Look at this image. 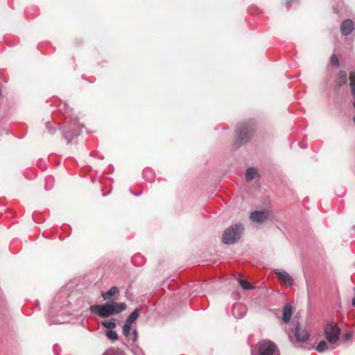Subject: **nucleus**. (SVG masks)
I'll list each match as a JSON object with an SVG mask.
<instances>
[{
    "label": "nucleus",
    "mask_w": 355,
    "mask_h": 355,
    "mask_svg": "<svg viewBox=\"0 0 355 355\" xmlns=\"http://www.w3.org/2000/svg\"><path fill=\"white\" fill-rule=\"evenodd\" d=\"M256 131V123L254 120L250 119L241 123L237 127L236 136L234 140L235 148L248 142L254 136Z\"/></svg>",
    "instance_id": "1"
},
{
    "label": "nucleus",
    "mask_w": 355,
    "mask_h": 355,
    "mask_svg": "<svg viewBox=\"0 0 355 355\" xmlns=\"http://www.w3.org/2000/svg\"><path fill=\"white\" fill-rule=\"evenodd\" d=\"M126 309L123 302H111L103 304H96L90 306L92 313L99 315L101 318H107L110 315L118 314Z\"/></svg>",
    "instance_id": "2"
},
{
    "label": "nucleus",
    "mask_w": 355,
    "mask_h": 355,
    "mask_svg": "<svg viewBox=\"0 0 355 355\" xmlns=\"http://www.w3.org/2000/svg\"><path fill=\"white\" fill-rule=\"evenodd\" d=\"M243 227L242 225H234L224 232L222 241L225 244L230 245L237 242L241 238Z\"/></svg>",
    "instance_id": "3"
},
{
    "label": "nucleus",
    "mask_w": 355,
    "mask_h": 355,
    "mask_svg": "<svg viewBox=\"0 0 355 355\" xmlns=\"http://www.w3.org/2000/svg\"><path fill=\"white\" fill-rule=\"evenodd\" d=\"M324 334L327 342L331 345H334L340 338V329L336 322L330 321L326 324Z\"/></svg>",
    "instance_id": "4"
},
{
    "label": "nucleus",
    "mask_w": 355,
    "mask_h": 355,
    "mask_svg": "<svg viewBox=\"0 0 355 355\" xmlns=\"http://www.w3.org/2000/svg\"><path fill=\"white\" fill-rule=\"evenodd\" d=\"M275 349L276 345L269 340H263L258 344L259 355H273Z\"/></svg>",
    "instance_id": "5"
},
{
    "label": "nucleus",
    "mask_w": 355,
    "mask_h": 355,
    "mask_svg": "<svg viewBox=\"0 0 355 355\" xmlns=\"http://www.w3.org/2000/svg\"><path fill=\"white\" fill-rule=\"evenodd\" d=\"M270 216V212L268 210L255 211L251 213L250 219L257 223H263Z\"/></svg>",
    "instance_id": "6"
},
{
    "label": "nucleus",
    "mask_w": 355,
    "mask_h": 355,
    "mask_svg": "<svg viewBox=\"0 0 355 355\" xmlns=\"http://www.w3.org/2000/svg\"><path fill=\"white\" fill-rule=\"evenodd\" d=\"M294 335L297 342L305 343L309 338L308 331L301 329L298 325L294 329Z\"/></svg>",
    "instance_id": "7"
},
{
    "label": "nucleus",
    "mask_w": 355,
    "mask_h": 355,
    "mask_svg": "<svg viewBox=\"0 0 355 355\" xmlns=\"http://www.w3.org/2000/svg\"><path fill=\"white\" fill-rule=\"evenodd\" d=\"M354 23L351 19L344 20L340 25V31L343 35H348L354 29Z\"/></svg>",
    "instance_id": "8"
},
{
    "label": "nucleus",
    "mask_w": 355,
    "mask_h": 355,
    "mask_svg": "<svg viewBox=\"0 0 355 355\" xmlns=\"http://www.w3.org/2000/svg\"><path fill=\"white\" fill-rule=\"evenodd\" d=\"M275 273L278 276L279 279L286 285L291 286L293 284V279L291 276L285 271H280L279 270H276Z\"/></svg>",
    "instance_id": "9"
},
{
    "label": "nucleus",
    "mask_w": 355,
    "mask_h": 355,
    "mask_svg": "<svg viewBox=\"0 0 355 355\" xmlns=\"http://www.w3.org/2000/svg\"><path fill=\"white\" fill-rule=\"evenodd\" d=\"M293 315L292 307L289 304H286L283 309L282 320L284 322L288 323L291 319Z\"/></svg>",
    "instance_id": "10"
},
{
    "label": "nucleus",
    "mask_w": 355,
    "mask_h": 355,
    "mask_svg": "<svg viewBox=\"0 0 355 355\" xmlns=\"http://www.w3.org/2000/svg\"><path fill=\"white\" fill-rule=\"evenodd\" d=\"M349 79L352 95L354 98H355V71H351L349 73ZM353 106L355 107V103H353Z\"/></svg>",
    "instance_id": "11"
},
{
    "label": "nucleus",
    "mask_w": 355,
    "mask_h": 355,
    "mask_svg": "<svg viewBox=\"0 0 355 355\" xmlns=\"http://www.w3.org/2000/svg\"><path fill=\"white\" fill-rule=\"evenodd\" d=\"M119 293V289L116 286L112 287L106 293H102L101 296L103 297L104 300H108L111 297Z\"/></svg>",
    "instance_id": "12"
},
{
    "label": "nucleus",
    "mask_w": 355,
    "mask_h": 355,
    "mask_svg": "<svg viewBox=\"0 0 355 355\" xmlns=\"http://www.w3.org/2000/svg\"><path fill=\"white\" fill-rule=\"evenodd\" d=\"M257 175V170L254 168H249L247 169L245 178L247 181H251Z\"/></svg>",
    "instance_id": "13"
},
{
    "label": "nucleus",
    "mask_w": 355,
    "mask_h": 355,
    "mask_svg": "<svg viewBox=\"0 0 355 355\" xmlns=\"http://www.w3.org/2000/svg\"><path fill=\"white\" fill-rule=\"evenodd\" d=\"M329 345L327 344V342L325 340H321L315 347V349L317 352L322 353L324 352H326L329 350Z\"/></svg>",
    "instance_id": "14"
},
{
    "label": "nucleus",
    "mask_w": 355,
    "mask_h": 355,
    "mask_svg": "<svg viewBox=\"0 0 355 355\" xmlns=\"http://www.w3.org/2000/svg\"><path fill=\"white\" fill-rule=\"evenodd\" d=\"M139 313V309H135V311H133V312L131 313V314L128 316L125 321L128 322V323L132 324L138 318Z\"/></svg>",
    "instance_id": "15"
},
{
    "label": "nucleus",
    "mask_w": 355,
    "mask_h": 355,
    "mask_svg": "<svg viewBox=\"0 0 355 355\" xmlns=\"http://www.w3.org/2000/svg\"><path fill=\"white\" fill-rule=\"evenodd\" d=\"M102 325L104 327L110 329V330H112V329H114L116 327V320L115 319L112 318L109 321L102 322Z\"/></svg>",
    "instance_id": "16"
},
{
    "label": "nucleus",
    "mask_w": 355,
    "mask_h": 355,
    "mask_svg": "<svg viewBox=\"0 0 355 355\" xmlns=\"http://www.w3.org/2000/svg\"><path fill=\"white\" fill-rule=\"evenodd\" d=\"M338 82L340 85H344L347 82V73L345 71H340L338 74Z\"/></svg>",
    "instance_id": "17"
},
{
    "label": "nucleus",
    "mask_w": 355,
    "mask_h": 355,
    "mask_svg": "<svg viewBox=\"0 0 355 355\" xmlns=\"http://www.w3.org/2000/svg\"><path fill=\"white\" fill-rule=\"evenodd\" d=\"M131 325V323H128V322L125 321L123 327V334L125 337H128L130 336Z\"/></svg>",
    "instance_id": "18"
},
{
    "label": "nucleus",
    "mask_w": 355,
    "mask_h": 355,
    "mask_svg": "<svg viewBox=\"0 0 355 355\" xmlns=\"http://www.w3.org/2000/svg\"><path fill=\"white\" fill-rule=\"evenodd\" d=\"M106 336L107 337L112 340V341H115L118 339V334H116V332L115 331H112V330H109L106 332Z\"/></svg>",
    "instance_id": "19"
},
{
    "label": "nucleus",
    "mask_w": 355,
    "mask_h": 355,
    "mask_svg": "<svg viewBox=\"0 0 355 355\" xmlns=\"http://www.w3.org/2000/svg\"><path fill=\"white\" fill-rule=\"evenodd\" d=\"M103 355H124L123 352L116 349H110L103 353Z\"/></svg>",
    "instance_id": "20"
},
{
    "label": "nucleus",
    "mask_w": 355,
    "mask_h": 355,
    "mask_svg": "<svg viewBox=\"0 0 355 355\" xmlns=\"http://www.w3.org/2000/svg\"><path fill=\"white\" fill-rule=\"evenodd\" d=\"M239 284L245 290L252 289L253 286L247 281L243 279H239Z\"/></svg>",
    "instance_id": "21"
},
{
    "label": "nucleus",
    "mask_w": 355,
    "mask_h": 355,
    "mask_svg": "<svg viewBox=\"0 0 355 355\" xmlns=\"http://www.w3.org/2000/svg\"><path fill=\"white\" fill-rule=\"evenodd\" d=\"M330 62L334 66L338 65L339 60H338V57L335 54L331 55V56L330 57Z\"/></svg>",
    "instance_id": "22"
},
{
    "label": "nucleus",
    "mask_w": 355,
    "mask_h": 355,
    "mask_svg": "<svg viewBox=\"0 0 355 355\" xmlns=\"http://www.w3.org/2000/svg\"><path fill=\"white\" fill-rule=\"evenodd\" d=\"M352 338V334L350 332H348L344 335V340L345 341H349Z\"/></svg>",
    "instance_id": "23"
},
{
    "label": "nucleus",
    "mask_w": 355,
    "mask_h": 355,
    "mask_svg": "<svg viewBox=\"0 0 355 355\" xmlns=\"http://www.w3.org/2000/svg\"><path fill=\"white\" fill-rule=\"evenodd\" d=\"M241 307H242V306L241 304H238L236 306H234V309H233V311H234L236 308H241Z\"/></svg>",
    "instance_id": "24"
},
{
    "label": "nucleus",
    "mask_w": 355,
    "mask_h": 355,
    "mask_svg": "<svg viewBox=\"0 0 355 355\" xmlns=\"http://www.w3.org/2000/svg\"><path fill=\"white\" fill-rule=\"evenodd\" d=\"M353 120H354V122L355 123V116L354 117Z\"/></svg>",
    "instance_id": "25"
}]
</instances>
